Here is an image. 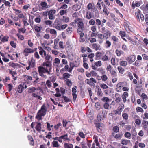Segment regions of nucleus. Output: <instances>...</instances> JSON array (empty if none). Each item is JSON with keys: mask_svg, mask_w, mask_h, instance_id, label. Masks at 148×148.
<instances>
[{"mask_svg": "<svg viewBox=\"0 0 148 148\" xmlns=\"http://www.w3.org/2000/svg\"><path fill=\"white\" fill-rule=\"evenodd\" d=\"M128 115L126 113H125L122 114L123 118L125 120H127L128 119Z\"/></svg>", "mask_w": 148, "mask_h": 148, "instance_id": "57", "label": "nucleus"}, {"mask_svg": "<svg viewBox=\"0 0 148 148\" xmlns=\"http://www.w3.org/2000/svg\"><path fill=\"white\" fill-rule=\"evenodd\" d=\"M24 51L25 53H33L34 52V51L32 49L27 48L25 49Z\"/></svg>", "mask_w": 148, "mask_h": 148, "instance_id": "20", "label": "nucleus"}, {"mask_svg": "<svg viewBox=\"0 0 148 148\" xmlns=\"http://www.w3.org/2000/svg\"><path fill=\"white\" fill-rule=\"evenodd\" d=\"M64 69L66 71H68L70 73L71 72V69H70L69 65L67 64L65 65Z\"/></svg>", "mask_w": 148, "mask_h": 148, "instance_id": "31", "label": "nucleus"}, {"mask_svg": "<svg viewBox=\"0 0 148 148\" xmlns=\"http://www.w3.org/2000/svg\"><path fill=\"white\" fill-rule=\"evenodd\" d=\"M28 92L30 93H33L35 92V91H37L38 90V89L37 88H36L34 87H32V88H28Z\"/></svg>", "mask_w": 148, "mask_h": 148, "instance_id": "12", "label": "nucleus"}, {"mask_svg": "<svg viewBox=\"0 0 148 148\" xmlns=\"http://www.w3.org/2000/svg\"><path fill=\"white\" fill-rule=\"evenodd\" d=\"M28 64L31 67L33 68L35 66V63L34 61L32 59L31 61H29Z\"/></svg>", "mask_w": 148, "mask_h": 148, "instance_id": "21", "label": "nucleus"}, {"mask_svg": "<svg viewBox=\"0 0 148 148\" xmlns=\"http://www.w3.org/2000/svg\"><path fill=\"white\" fill-rule=\"evenodd\" d=\"M62 98H63L64 100V101L66 102H69L70 100L69 98H68L67 97L65 96H63L62 97Z\"/></svg>", "mask_w": 148, "mask_h": 148, "instance_id": "45", "label": "nucleus"}, {"mask_svg": "<svg viewBox=\"0 0 148 148\" xmlns=\"http://www.w3.org/2000/svg\"><path fill=\"white\" fill-rule=\"evenodd\" d=\"M33 76L34 77L36 78V80H38L39 78L38 77V73L36 71H34L32 72Z\"/></svg>", "mask_w": 148, "mask_h": 148, "instance_id": "38", "label": "nucleus"}, {"mask_svg": "<svg viewBox=\"0 0 148 148\" xmlns=\"http://www.w3.org/2000/svg\"><path fill=\"white\" fill-rule=\"evenodd\" d=\"M34 29L37 32H39L41 30L40 27L36 25H34Z\"/></svg>", "mask_w": 148, "mask_h": 148, "instance_id": "52", "label": "nucleus"}, {"mask_svg": "<svg viewBox=\"0 0 148 148\" xmlns=\"http://www.w3.org/2000/svg\"><path fill=\"white\" fill-rule=\"evenodd\" d=\"M38 92H36L33 93L31 95L32 97H34L35 98H37L39 100H42V98L40 96L38 95Z\"/></svg>", "mask_w": 148, "mask_h": 148, "instance_id": "17", "label": "nucleus"}, {"mask_svg": "<svg viewBox=\"0 0 148 148\" xmlns=\"http://www.w3.org/2000/svg\"><path fill=\"white\" fill-rule=\"evenodd\" d=\"M118 69L119 73L121 74H123L124 71V69L121 66L118 67Z\"/></svg>", "mask_w": 148, "mask_h": 148, "instance_id": "41", "label": "nucleus"}, {"mask_svg": "<svg viewBox=\"0 0 148 148\" xmlns=\"http://www.w3.org/2000/svg\"><path fill=\"white\" fill-rule=\"evenodd\" d=\"M116 53L118 56H120L121 54L123 53V52L121 51H119L117 49L116 51Z\"/></svg>", "mask_w": 148, "mask_h": 148, "instance_id": "40", "label": "nucleus"}, {"mask_svg": "<svg viewBox=\"0 0 148 148\" xmlns=\"http://www.w3.org/2000/svg\"><path fill=\"white\" fill-rule=\"evenodd\" d=\"M46 84L49 88H50L52 86V84L51 81L49 80H47L46 81Z\"/></svg>", "mask_w": 148, "mask_h": 148, "instance_id": "32", "label": "nucleus"}, {"mask_svg": "<svg viewBox=\"0 0 148 148\" xmlns=\"http://www.w3.org/2000/svg\"><path fill=\"white\" fill-rule=\"evenodd\" d=\"M136 57L134 55H131L129 57L126 58V60H127L129 63L132 64L135 60Z\"/></svg>", "mask_w": 148, "mask_h": 148, "instance_id": "6", "label": "nucleus"}, {"mask_svg": "<svg viewBox=\"0 0 148 148\" xmlns=\"http://www.w3.org/2000/svg\"><path fill=\"white\" fill-rule=\"evenodd\" d=\"M120 65L123 66H125L127 65V62L126 61H122L120 62Z\"/></svg>", "mask_w": 148, "mask_h": 148, "instance_id": "51", "label": "nucleus"}, {"mask_svg": "<svg viewBox=\"0 0 148 148\" xmlns=\"http://www.w3.org/2000/svg\"><path fill=\"white\" fill-rule=\"evenodd\" d=\"M62 139L64 141H68L69 140V139L68 138V136L67 134L63 135L61 136Z\"/></svg>", "mask_w": 148, "mask_h": 148, "instance_id": "19", "label": "nucleus"}, {"mask_svg": "<svg viewBox=\"0 0 148 148\" xmlns=\"http://www.w3.org/2000/svg\"><path fill=\"white\" fill-rule=\"evenodd\" d=\"M136 110L138 112H144L143 109L140 107L137 108H136Z\"/></svg>", "mask_w": 148, "mask_h": 148, "instance_id": "61", "label": "nucleus"}, {"mask_svg": "<svg viewBox=\"0 0 148 148\" xmlns=\"http://www.w3.org/2000/svg\"><path fill=\"white\" fill-rule=\"evenodd\" d=\"M67 12V10H62L60 11L59 13L60 15L61 16L65 14Z\"/></svg>", "mask_w": 148, "mask_h": 148, "instance_id": "37", "label": "nucleus"}, {"mask_svg": "<svg viewBox=\"0 0 148 148\" xmlns=\"http://www.w3.org/2000/svg\"><path fill=\"white\" fill-rule=\"evenodd\" d=\"M23 77L25 80H32V77L29 76H27L26 75H23Z\"/></svg>", "mask_w": 148, "mask_h": 148, "instance_id": "25", "label": "nucleus"}, {"mask_svg": "<svg viewBox=\"0 0 148 148\" xmlns=\"http://www.w3.org/2000/svg\"><path fill=\"white\" fill-rule=\"evenodd\" d=\"M100 87L101 88L103 89H107L108 88V86L104 83L101 84L100 85Z\"/></svg>", "mask_w": 148, "mask_h": 148, "instance_id": "53", "label": "nucleus"}, {"mask_svg": "<svg viewBox=\"0 0 148 148\" xmlns=\"http://www.w3.org/2000/svg\"><path fill=\"white\" fill-rule=\"evenodd\" d=\"M45 23L46 25H50L52 24V22L50 20H47L45 21Z\"/></svg>", "mask_w": 148, "mask_h": 148, "instance_id": "54", "label": "nucleus"}, {"mask_svg": "<svg viewBox=\"0 0 148 148\" xmlns=\"http://www.w3.org/2000/svg\"><path fill=\"white\" fill-rule=\"evenodd\" d=\"M60 62V59L58 58H56L55 59V62L53 63V65H55L56 64H59Z\"/></svg>", "mask_w": 148, "mask_h": 148, "instance_id": "47", "label": "nucleus"}, {"mask_svg": "<svg viewBox=\"0 0 148 148\" xmlns=\"http://www.w3.org/2000/svg\"><path fill=\"white\" fill-rule=\"evenodd\" d=\"M24 90V87L22 86L21 84L19 85L17 89L18 92L19 93H21Z\"/></svg>", "mask_w": 148, "mask_h": 148, "instance_id": "18", "label": "nucleus"}, {"mask_svg": "<svg viewBox=\"0 0 148 148\" xmlns=\"http://www.w3.org/2000/svg\"><path fill=\"white\" fill-rule=\"evenodd\" d=\"M70 74L67 73H65L63 74L64 78V79L69 78L70 77Z\"/></svg>", "mask_w": 148, "mask_h": 148, "instance_id": "60", "label": "nucleus"}, {"mask_svg": "<svg viewBox=\"0 0 148 148\" xmlns=\"http://www.w3.org/2000/svg\"><path fill=\"white\" fill-rule=\"evenodd\" d=\"M101 100L103 101L106 103L109 102L110 101L109 99L107 97H104L102 98Z\"/></svg>", "mask_w": 148, "mask_h": 148, "instance_id": "44", "label": "nucleus"}, {"mask_svg": "<svg viewBox=\"0 0 148 148\" xmlns=\"http://www.w3.org/2000/svg\"><path fill=\"white\" fill-rule=\"evenodd\" d=\"M69 18L68 17H66L65 16H63L62 21L65 23H67L69 21Z\"/></svg>", "mask_w": 148, "mask_h": 148, "instance_id": "36", "label": "nucleus"}, {"mask_svg": "<svg viewBox=\"0 0 148 148\" xmlns=\"http://www.w3.org/2000/svg\"><path fill=\"white\" fill-rule=\"evenodd\" d=\"M128 94L127 92H124L122 95L123 101L125 103L126 101V98L128 97Z\"/></svg>", "mask_w": 148, "mask_h": 148, "instance_id": "11", "label": "nucleus"}, {"mask_svg": "<svg viewBox=\"0 0 148 148\" xmlns=\"http://www.w3.org/2000/svg\"><path fill=\"white\" fill-rule=\"evenodd\" d=\"M135 122L136 124L137 125H140L141 123V120L138 119H136L135 121Z\"/></svg>", "mask_w": 148, "mask_h": 148, "instance_id": "63", "label": "nucleus"}, {"mask_svg": "<svg viewBox=\"0 0 148 148\" xmlns=\"http://www.w3.org/2000/svg\"><path fill=\"white\" fill-rule=\"evenodd\" d=\"M36 130L38 132H40L41 131V124L40 123H38L36 127Z\"/></svg>", "mask_w": 148, "mask_h": 148, "instance_id": "22", "label": "nucleus"}, {"mask_svg": "<svg viewBox=\"0 0 148 148\" xmlns=\"http://www.w3.org/2000/svg\"><path fill=\"white\" fill-rule=\"evenodd\" d=\"M96 24L97 25L98 28L99 29V26H100L101 24V21L99 19H96Z\"/></svg>", "mask_w": 148, "mask_h": 148, "instance_id": "48", "label": "nucleus"}, {"mask_svg": "<svg viewBox=\"0 0 148 148\" xmlns=\"http://www.w3.org/2000/svg\"><path fill=\"white\" fill-rule=\"evenodd\" d=\"M121 141V144L124 145H127L130 142V140H125L123 139H122Z\"/></svg>", "mask_w": 148, "mask_h": 148, "instance_id": "33", "label": "nucleus"}, {"mask_svg": "<svg viewBox=\"0 0 148 148\" xmlns=\"http://www.w3.org/2000/svg\"><path fill=\"white\" fill-rule=\"evenodd\" d=\"M42 66H39L38 67V71L39 75L42 77L47 79V76L45 74L51 75L52 73V62L51 61H47L42 63Z\"/></svg>", "mask_w": 148, "mask_h": 148, "instance_id": "1", "label": "nucleus"}, {"mask_svg": "<svg viewBox=\"0 0 148 148\" xmlns=\"http://www.w3.org/2000/svg\"><path fill=\"white\" fill-rule=\"evenodd\" d=\"M115 97L116 98V99L115 100L116 102L119 103L121 101V97L120 95L119 94L116 93L115 94Z\"/></svg>", "mask_w": 148, "mask_h": 148, "instance_id": "13", "label": "nucleus"}, {"mask_svg": "<svg viewBox=\"0 0 148 148\" xmlns=\"http://www.w3.org/2000/svg\"><path fill=\"white\" fill-rule=\"evenodd\" d=\"M45 58V60H47V61H51V62H52V58L51 55L48 54Z\"/></svg>", "mask_w": 148, "mask_h": 148, "instance_id": "26", "label": "nucleus"}, {"mask_svg": "<svg viewBox=\"0 0 148 148\" xmlns=\"http://www.w3.org/2000/svg\"><path fill=\"white\" fill-rule=\"evenodd\" d=\"M10 44L14 48H16V44L14 41H12L10 42Z\"/></svg>", "mask_w": 148, "mask_h": 148, "instance_id": "43", "label": "nucleus"}, {"mask_svg": "<svg viewBox=\"0 0 148 148\" xmlns=\"http://www.w3.org/2000/svg\"><path fill=\"white\" fill-rule=\"evenodd\" d=\"M95 64L97 66H100L101 65V62L100 61H99L95 63Z\"/></svg>", "mask_w": 148, "mask_h": 148, "instance_id": "62", "label": "nucleus"}, {"mask_svg": "<svg viewBox=\"0 0 148 148\" xmlns=\"http://www.w3.org/2000/svg\"><path fill=\"white\" fill-rule=\"evenodd\" d=\"M52 145L54 147H58L59 146L58 142L57 141L54 140L52 142Z\"/></svg>", "mask_w": 148, "mask_h": 148, "instance_id": "30", "label": "nucleus"}, {"mask_svg": "<svg viewBox=\"0 0 148 148\" xmlns=\"http://www.w3.org/2000/svg\"><path fill=\"white\" fill-rule=\"evenodd\" d=\"M82 32L83 30H77V32L79 35L80 37H83L84 36V33Z\"/></svg>", "mask_w": 148, "mask_h": 148, "instance_id": "34", "label": "nucleus"}, {"mask_svg": "<svg viewBox=\"0 0 148 148\" xmlns=\"http://www.w3.org/2000/svg\"><path fill=\"white\" fill-rule=\"evenodd\" d=\"M42 7H46V8H47L48 7H47V3L45 2H42L40 3Z\"/></svg>", "mask_w": 148, "mask_h": 148, "instance_id": "64", "label": "nucleus"}, {"mask_svg": "<svg viewBox=\"0 0 148 148\" xmlns=\"http://www.w3.org/2000/svg\"><path fill=\"white\" fill-rule=\"evenodd\" d=\"M10 74H11L14 80H15L17 79V73L15 71H12L10 70Z\"/></svg>", "mask_w": 148, "mask_h": 148, "instance_id": "14", "label": "nucleus"}, {"mask_svg": "<svg viewBox=\"0 0 148 148\" xmlns=\"http://www.w3.org/2000/svg\"><path fill=\"white\" fill-rule=\"evenodd\" d=\"M95 92H96L97 95L99 97H101L103 95V93L101 90L100 87L98 86H96V88L95 90Z\"/></svg>", "mask_w": 148, "mask_h": 148, "instance_id": "7", "label": "nucleus"}, {"mask_svg": "<svg viewBox=\"0 0 148 148\" xmlns=\"http://www.w3.org/2000/svg\"><path fill=\"white\" fill-rule=\"evenodd\" d=\"M93 49L96 51L101 49L100 46L99 44L97 43H94L92 45Z\"/></svg>", "mask_w": 148, "mask_h": 148, "instance_id": "16", "label": "nucleus"}, {"mask_svg": "<svg viewBox=\"0 0 148 148\" xmlns=\"http://www.w3.org/2000/svg\"><path fill=\"white\" fill-rule=\"evenodd\" d=\"M142 125L144 130L148 134V121L146 120H143Z\"/></svg>", "mask_w": 148, "mask_h": 148, "instance_id": "5", "label": "nucleus"}, {"mask_svg": "<svg viewBox=\"0 0 148 148\" xmlns=\"http://www.w3.org/2000/svg\"><path fill=\"white\" fill-rule=\"evenodd\" d=\"M75 22L77 24L78 29L77 30H83L84 28V24L82 19L79 18L75 20Z\"/></svg>", "mask_w": 148, "mask_h": 148, "instance_id": "3", "label": "nucleus"}, {"mask_svg": "<svg viewBox=\"0 0 148 148\" xmlns=\"http://www.w3.org/2000/svg\"><path fill=\"white\" fill-rule=\"evenodd\" d=\"M113 130L114 132L117 133L119 131V127L117 126L114 127L113 128Z\"/></svg>", "mask_w": 148, "mask_h": 148, "instance_id": "50", "label": "nucleus"}, {"mask_svg": "<svg viewBox=\"0 0 148 148\" xmlns=\"http://www.w3.org/2000/svg\"><path fill=\"white\" fill-rule=\"evenodd\" d=\"M124 136L126 138L130 139V138L131 134L130 132H126L125 133Z\"/></svg>", "mask_w": 148, "mask_h": 148, "instance_id": "49", "label": "nucleus"}, {"mask_svg": "<svg viewBox=\"0 0 148 148\" xmlns=\"http://www.w3.org/2000/svg\"><path fill=\"white\" fill-rule=\"evenodd\" d=\"M119 34L121 36V38L124 37L126 36L125 33L124 31H120L119 32Z\"/></svg>", "mask_w": 148, "mask_h": 148, "instance_id": "39", "label": "nucleus"}, {"mask_svg": "<svg viewBox=\"0 0 148 148\" xmlns=\"http://www.w3.org/2000/svg\"><path fill=\"white\" fill-rule=\"evenodd\" d=\"M49 32L51 34H53L55 36H56L57 34V32L54 29H50Z\"/></svg>", "mask_w": 148, "mask_h": 148, "instance_id": "28", "label": "nucleus"}, {"mask_svg": "<svg viewBox=\"0 0 148 148\" xmlns=\"http://www.w3.org/2000/svg\"><path fill=\"white\" fill-rule=\"evenodd\" d=\"M103 37H105L106 39H107L109 38L111 36V33L110 31L108 29H107L103 33Z\"/></svg>", "mask_w": 148, "mask_h": 148, "instance_id": "8", "label": "nucleus"}, {"mask_svg": "<svg viewBox=\"0 0 148 148\" xmlns=\"http://www.w3.org/2000/svg\"><path fill=\"white\" fill-rule=\"evenodd\" d=\"M141 117L144 120L148 119V113L145 112L143 114H142L141 116Z\"/></svg>", "mask_w": 148, "mask_h": 148, "instance_id": "24", "label": "nucleus"}, {"mask_svg": "<svg viewBox=\"0 0 148 148\" xmlns=\"http://www.w3.org/2000/svg\"><path fill=\"white\" fill-rule=\"evenodd\" d=\"M98 38L99 40V42L101 44L103 42V39L105 38V37H103V34L101 33L98 34L97 35Z\"/></svg>", "mask_w": 148, "mask_h": 148, "instance_id": "10", "label": "nucleus"}, {"mask_svg": "<svg viewBox=\"0 0 148 148\" xmlns=\"http://www.w3.org/2000/svg\"><path fill=\"white\" fill-rule=\"evenodd\" d=\"M129 40L130 43L133 45H135L136 44V42L134 40H132L129 37Z\"/></svg>", "mask_w": 148, "mask_h": 148, "instance_id": "58", "label": "nucleus"}, {"mask_svg": "<svg viewBox=\"0 0 148 148\" xmlns=\"http://www.w3.org/2000/svg\"><path fill=\"white\" fill-rule=\"evenodd\" d=\"M67 26L66 24L62 25L61 22L59 19H56L53 23V27L61 31L65 29Z\"/></svg>", "mask_w": 148, "mask_h": 148, "instance_id": "2", "label": "nucleus"}, {"mask_svg": "<svg viewBox=\"0 0 148 148\" xmlns=\"http://www.w3.org/2000/svg\"><path fill=\"white\" fill-rule=\"evenodd\" d=\"M124 108V105L123 103H121V106H119L118 107L117 109L119 111H121V112H122V110H123V109Z\"/></svg>", "mask_w": 148, "mask_h": 148, "instance_id": "29", "label": "nucleus"}, {"mask_svg": "<svg viewBox=\"0 0 148 148\" xmlns=\"http://www.w3.org/2000/svg\"><path fill=\"white\" fill-rule=\"evenodd\" d=\"M56 13V10H50L48 12V15L49 18L50 20H53L55 18L54 14Z\"/></svg>", "mask_w": 148, "mask_h": 148, "instance_id": "4", "label": "nucleus"}, {"mask_svg": "<svg viewBox=\"0 0 148 148\" xmlns=\"http://www.w3.org/2000/svg\"><path fill=\"white\" fill-rule=\"evenodd\" d=\"M45 115L44 114L38 111L37 113L36 118L38 120H41L42 119V117Z\"/></svg>", "mask_w": 148, "mask_h": 148, "instance_id": "9", "label": "nucleus"}, {"mask_svg": "<svg viewBox=\"0 0 148 148\" xmlns=\"http://www.w3.org/2000/svg\"><path fill=\"white\" fill-rule=\"evenodd\" d=\"M101 52H97L95 54V56L96 58L99 59L101 57Z\"/></svg>", "mask_w": 148, "mask_h": 148, "instance_id": "46", "label": "nucleus"}, {"mask_svg": "<svg viewBox=\"0 0 148 148\" xmlns=\"http://www.w3.org/2000/svg\"><path fill=\"white\" fill-rule=\"evenodd\" d=\"M72 28L71 27H68V28L66 29V33L68 34H70L72 32Z\"/></svg>", "mask_w": 148, "mask_h": 148, "instance_id": "27", "label": "nucleus"}, {"mask_svg": "<svg viewBox=\"0 0 148 148\" xmlns=\"http://www.w3.org/2000/svg\"><path fill=\"white\" fill-rule=\"evenodd\" d=\"M26 30V29H25V28H19L18 31L20 33L22 32L23 33H24L25 32Z\"/></svg>", "mask_w": 148, "mask_h": 148, "instance_id": "59", "label": "nucleus"}, {"mask_svg": "<svg viewBox=\"0 0 148 148\" xmlns=\"http://www.w3.org/2000/svg\"><path fill=\"white\" fill-rule=\"evenodd\" d=\"M88 40L90 41L91 43L95 42L96 41V39L95 38L92 37L89 38Z\"/></svg>", "mask_w": 148, "mask_h": 148, "instance_id": "56", "label": "nucleus"}, {"mask_svg": "<svg viewBox=\"0 0 148 148\" xmlns=\"http://www.w3.org/2000/svg\"><path fill=\"white\" fill-rule=\"evenodd\" d=\"M38 111L45 114L47 110L46 109L45 106L44 105H43L41 107V109Z\"/></svg>", "mask_w": 148, "mask_h": 148, "instance_id": "15", "label": "nucleus"}, {"mask_svg": "<svg viewBox=\"0 0 148 148\" xmlns=\"http://www.w3.org/2000/svg\"><path fill=\"white\" fill-rule=\"evenodd\" d=\"M47 128L48 130L50 131L51 130V128L53 127V125H51L48 122H47Z\"/></svg>", "mask_w": 148, "mask_h": 148, "instance_id": "35", "label": "nucleus"}, {"mask_svg": "<svg viewBox=\"0 0 148 148\" xmlns=\"http://www.w3.org/2000/svg\"><path fill=\"white\" fill-rule=\"evenodd\" d=\"M140 3L139 2H136L135 3H132V7L133 9H134L135 6L139 7L140 5Z\"/></svg>", "mask_w": 148, "mask_h": 148, "instance_id": "23", "label": "nucleus"}, {"mask_svg": "<svg viewBox=\"0 0 148 148\" xmlns=\"http://www.w3.org/2000/svg\"><path fill=\"white\" fill-rule=\"evenodd\" d=\"M50 78L51 82L53 83H54V82H55L56 80V77L54 76L53 75L51 76L50 77Z\"/></svg>", "mask_w": 148, "mask_h": 148, "instance_id": "55", "label": "nucleus"}, {"mask_svg": "<svg viewBox=\"0 0 148 148\" xmlns=\"http://www.w3.org/2000/svg\"><path fill=\"white\" fill-rule=\"evenodd\" d=\"M86 17L88 19H90L91 17V13L90 12H88L86 14Z\"/></svg>", "mask_w": 148, "mask_h": 148, "instance_id": "42", "label": "nucleus"}]
</instances>
